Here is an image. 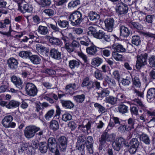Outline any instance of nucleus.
Listing matches in <instances>:
<instances>
[{
  "mask_svg": "<svg viewBox=\"0 0 155 155\" xmlns=\"http://www.w3.org/2000/svg\"><path fill=\"white\" fill-rule=\"evenodd\" d=\"M69 18L73 26L77 25L80 24L83 19L82 14L78 11L73 12L70 15Z\"/></svg>",
  "mask_w": 155,
  "mask_h": 155,
  "instance_id": "obj_1",
  "label": "nucleus"
},
{
  "mask_svg": "<svg viewBox=\"0 0 155 155\" xmlns=\"http://www.w3.org/2000/svg\"><path fill=\"white\" fill-rule=\"evenodd\" d=\"M123 145L128 147L129 144L125 139L122 137H118L112 143V147L115 150L119 151L122 148Z\"/></svg>",
  "mask_w": 155,
  "mask_h": 155,
  "instance_id": "obj_2",
  "label": "nucleus"
},
{
  "mask_svg": "<svg viewBox=\"0 0 155 155\" xmlns=\"http://www.w3.org/2000/svg\"><path fill=\"white\" fill-rule=\"evenodd\" d=\"M40 130L39 127L34 125L27 126L24 130V135L27 138L31 139L34 137L35 133Z\"/></svg>",
  "mask_w": 155,
  "mask_h": 155,
  "instance_id": "obj_3",
  "label": "nucleus"
},
{
  "mask_svg": "<svg viewBox=\"0 0 155 155\" xmlns=\"http://www.w3.org/2000/svg\"><path fill=\"white\" fill-rule=\"evenodd\" d=\"M93 140L92 137L91 136H88L87 138L86 141L84 144H81L80 147L78 148V150H84L85 145L86 149L87 150L88 152L90 153H93Z\"/></svg>",
  "mask_w": 155,
  "mask_h": 155,
  "instance_id": "obj_4",
  "label": "nucleus"
},
{
  "mask_svg": "<svg viewBox=\"0 0 155 155\" xmlns=\"http://www.w3.org/2000/svg\"><path fill=\"white\" fill-rule=\"evenodd\" d=\"M147 54L146 53L138 55L136 61V67L138 69H140L142 67L147 64Z\"/></svg>",
  "mask_w": 155,
  "mask_h": 155,
  "instance_id": "obj_5",
  "label": "nucleus"
},
{
  "mask_svg": "<svg viewBox=\"0 0 155 155\" xmlns=\"http://www.w3.org/2000/svg\"><path fill=\"white\" fill-rule=\"evenodd\" d=\"M25 90L27 95L32 97L36 95L38 91L36 86L33 84L30 83L26 84Z\"/></svg>",
  "mask_w": 155,
  "mask_h": 155,
  "instance_id": "obj_6",
  "label": "nucleus"
},
{
  "mask_svg": "<svg viewBox=\"0 0 155 155\" xmlns=\"http://www.w3.org/2000/svg\"><path fill=\"white\" fill-rule=\"evenodd\" d=\"M13 120V117L11 115L6 116L2 120V123L3 126L6 128H14L16 124L12 121Z\"/></svg>",
  "mask_w": 155,
  "mask_h": 155,
  "instance_id": "obj_7",
  "label": "nucleus"
},
{
  "mask_svg": "<svg viewBox=\"0 0 155 155\" xmlns=\"http://www.w3.org/2000/svg\"><path fill=\"white\" fill-rule=\"evenodd\" d=\"M94 37L99 39L103 38L104 40L107 42H109L111 41L110 35L106 34L102 30H100L96 32L95 34L94 35Z\"/></svg>",
  "mask_w": 155,
  "mask_h": 155,
  "instance_id": "obj_8",
  "label": "nucleus"
},
{
  "mask_svg": "<svg viewBox=\"0 0 155 155\" xmlns=\"http://www.w3.org/2000/svg\"><path fill=\"white\" fill-rule=\"evenodd\" d=\"M128 9L127 5L122 3L117 5L116 8V12L120 15L126 14L128 12Z\"/></svg>",
  "mask_w": 155,
  "mask_h": 155,
  "instance_id": "obj_9",
  "label": "nucleus"
},
{
  "mask_svg": "<svg viewBox=\"0 0 155 155\" xmlns=\"http://www.w3.org/2000/svg\"><path fill=\"white\" fill-rule=\"evenodd\" d=\"M18 9L23 13L26 12H31L33 10V7L32 5L29 4H25L21 5L20 3H18Z\"/></svg>",
  "mask_w": 155,
  "mask_h": 155,
  "instance_id": "obj_10",
  "label": "nucleus"
},
{
  "mask_svg": "<svg viewBox=\"0 0 155 155\" xmlns=\"http://www.w3.org/2000/svg\"><path fill=\"white\" fill-rule=\"evenodd\" d=\"M78 87L75 83H71L67 85L65 89V93L66 94L72 95L74 93V91L76 90Z\"/></svg>",
  "mask_w": 155,
  "mask_h": 155,
  "instance_id": "obj_11",
  "label": "nucleus"
},
{
  "mask_svg": "<svg viewBox=\"0 0 155 155\" xmlns=\"http://www.w3.org/2000/svg\"><path fill=\"white\" fill-rule=\"evenodd\" d=\"M107 30L109 32H111L114 28L115 24L114 20L112 18H108L104 21Z\"/></svg>",
  "mask_w": 155,
  "mask_h": 155,
  "instance_id": "obj_12",
  "label": "nucleus"
},
{
  "mask_svg": "<svg viewBox=\"0 0 155 155\" xmlns=\"http://www.w3.org/2000/svg\"><path fill=\"white\" fill-rule=\"evenodd\" d=\"M11 80L12 81L19 90H21L23 88V82L20 78H18L15 76H13L11 77Z\"/></svg>",
  "mask_w": 155,
  "mask_h": 155,
  "instance_id": "obj_13",
  "label": "nucleus"
},
{
  "mask_svg": "<svg viewBox=\"0 0 155 155\" xmlns=\"http://www.w3.org/2000/svg\"><path fill=\"white\" fill-rule=\"evenodd\" d=\"M50 55L52 58L57 60L61 59V53L58 50L54 48H52L50 51Z\"/></svg>",
  "mask_w": 155,
  "mask_h": 155,
  "instance_id": "obj_14",
  "label": "nucleus"
},
{
  "mask_svg": "<svg viewBox=\"0 0 155 155\" xmlns=\"http://www.w3.org/2000/svg\"><path fill=\"white\" fill-rule=\"evenodd\" d=\"M120 36L124 38H127L130 35V30L124 25H120L119 26Z\"/></svg>",
  "mask_w": 155,
  "mask_h": 155,
  "instance_id": "obj_15",
  "label": "nucleus"
},
{
  "mask_svg": "<svg viewBox=\"0 0 155 155\" xmlns=\"http://www.w3.org/2000/svg\"><path fill=\"white\" fill-rule=\"evenodd\" d=\"M7 63L9 67L11 69L15 70L18 68V62L14 58H9L7 60Z\"/></svg>",
  "mask_w": 155,
  "mask_h": 155,
  "instance_id": "obj_16",
  "label": "nucleus"
},
{
  "mask_svg": "<svg viewBox=\"0 0 155 155\" xmlns=\"http://www.w3.org/2000/svg\"><path fill=\"white\" fill-rule=\"evenodd\" d=\"M48 146L51 152H54L56 150V147L57 146L55 139L51 137L48 140Z\"/></svg>",
  "mask_w": 155,
  "mask_h": 155,
  "instance_id": "obj_17",
  "label": "nucleus"
},
{
  "mask_svg": "<svg viewBox=\"0 0 155 155\" xmlns=\"http://www.w3.org/2000/svg\"><path fill=\"white\" fill-rule=\"evenodd\" d=\"M58 142L60 144V149L63 151L66 148L67 144V139L66 137L62 136L60 137L58 139Z\"/></svg>",
  "mask_w": 155,
  "mask_h": 155,
  "instance_id": "obj_18",
  "label": "nucleus"
},
{
  "mask_svg": "<svg viewBox=\"0 0 155 155\" xmlns=\"http://www.w3.org/2000/svg\"><path fill=\"white\" fill-rule=\"evenodd\" d=\"M97 98L103 99L104 98L107 97L110 94V92L108 88H104L100 92H97Z\"/></svg>",
  "mask_w": 155,
  "mask_h": 155,
  "instance_id": "obj_19",
  "label": "nucleus"
},
{
  "mask_svg": "<svg viewBox=\"0 0 155 155\" xmlns=\"http://www.w3.org/2000/svg\"><path fill=\"white\" fill-rule=\"evenodd\" d=\"M82 86H87V88L88 89L94 88V82L90 81L89 78L87 77L85 78L83 80L82 84Z\"/></svg>",
  "mask_w": 155,
  "mask_h": 155,
  "instance_id": "obj_20",
  "label": "nucleus"
},
{
  "mask_svg": "<svg viewBox=\"0 0 155 155\" xmlns=\"http://www.w3.org/2000/svg\"><path fill=\"white\" fill-rule=\"evenodd\" d=\"M29 59L33 64L37 65L40 63L41 59L37 55H32L29 57Z\"/></svg>",
  "mask_w": 155,
  "mask_h": 155,
  "instance_id": "obj_21",
  "label": "nucleus"
},
{
  "mask_svg": "<svg viewBox=\"0 0 155 155\" xmlns=\"http://www.w3.org/2000/svg\"><path fill=\"white\" fill-rule=\"evenodd\" d=\"M87 53L90 55H95L97 51V47L95 45H92L87 48Z\"/></svg>",
  "mask_w": 155,
  "mask_h": 155,
  "instance_id": "obj_22",
  "label": "nucleus"
},
{
  "mask_svg": "<svg viewBox=\"0 0 155 155\" xmlns=\"http://www.w3.org/2000/svg\"><path fill=\"white\" fill-rule=\"evenodd\" d=\"M61 103L63 107L66 108L71 109L74 106V104L70 101L61 100Z\"/></svg>",
  "mask_w": 155,
  "mask_h": 155,
  "instance_id": "obj_23",
  "label": "nucleus"
},
{
  "mask_svg": "<svg viewBox=\"0 0 155 155\" xmlns=\"http://www.w3.org/2000/svg\"><path fill=\"white\" fill-rule=\"evenodd\" d=\"M100 27L97 25H94L92 26H90L88 28V31L87 32L88 35H93L94 36V35L95 34L96 31Z\"/></svg>",
  "mask_w": 155,
  "mask_h": 155,
  "instance_id": "obj_24",
  "label": "nucleus"
},
{
  "mask_svg": "<svg viewBox=\"0 0 155 155\" xmlns=\"http://www.w3.org/2000/svg\"><path fill=\"white\" fill-rule=\"evenodd\" d=\"M105 102L111 105H114L117 103V98L112 96H109L105 98Z\"/></svg>",
  "mask_w": 155,
  "mask_h": 155,
  "instance_id": "obj_25",
  "label": "nucleus"
},
{
  "mask_svg": "<svg viewBox=\"0 0 155 155\" xmlns=\"http://www.w3.org/2000/svg\"><path fill=\"white\" fill-rule=\"evenodd\" d=\"M19 102L14 100H12L9 101L8 105L6 106L8 109H10L18 107L19 105Z\"/></svg>",
  "mask_w": 155,
  "mask_h": 155,
  "instance_id": "obj_26",
  "label": "nucleus"
},
{
  "mask_svg": "<svg viewBox=\"0 0 155 155\" xmlns=\"http://www.w3.org/2000/svg\"><path fill=\"white\" fill-rule=\"evenodd\" d=\"M88 17L91 21H95L99 19L100 15L93 11H91L88 14Z\"/></svg>",
  "mask_w": 155,
  "mask_h": 155,
  "instance_id": "obj_27",
  "label": "nucleus"
},
{
  "mask_svg": "<svg viewBox=\"0 0 155 155\" xmlns=\"http://www.w3.org/2000/svg\"><path fill=\"white\" fill-rule=\"evenodd\" d=\"M112 48L117 52H124L125 51V48L120 44L117 43L113 45Z\"/></svg>",
  "mask_w": 155,
  "mask_h": 155,
  "instance_id": "obj_28",
  "label": "nucleus"
},
{
  "mask_svg": "<svg viewBox=\"0 0 155 155\" xmlns=\"http://www.w3.org/2000/svg\"><path fill=\"white\" fill-rule=\"evenodd\" d=\"M154 97H155V89L154 88H150L147 92V100L148 101V100H150Z\"/></svg>",
  "mask_w": 155,
  "mask_h": 155,
  "instance_id": "obj_29",
  "label": "nucleus"
},
{
  "mask_svg": "<svg viewBox=\"0 0 155 155\" xmlns=\"http://www.w3.org/2000/svg\"><path fill=\"white\" fill-rule=\"evenodd\" d=\"M99 141L100 144L102 145L105 144L106 141L109 142L108 134L106 132L104 133L101 135Z\"/></svg>",
  "mask_w": 155,
  "mask_h": 155,
  "instance_id": "obj_30",
  "label": "nucleus"
},
{
  "mask_svg": "<svg viewBox=\"0 0 155 155\" xmlns=\"http://www.w3.org/2000/svg\"><path fill=\"white\" fill-rule=\"evenodd\" d=\"M50 129L54 131L57 130L59 128L58 122L55 120H52L50 122Z\"/></svg>",
  "mask_w": 155,
  "mask_h": 155,
  "instance_id": "obj_31",
  "label": "nucleus"
},
{
  "mask_svg": "<svg viewBox=\"0 0 155 155\" xmlns=\"http://www.w3.org/2000/svg\"><path fill=\"white\" fill-rule=\"evenodd\" d=\"M118 110L120 113L124 114L127 112L128 107L125 105L122 104L119 105L118 107Z\"/></svg>",
  "mask_w": 155,
  "mask_h": 155,
  "instance_id": "obj_32",
  "label": "nucleus"
},
{
  "mask_svg": "<svg viewBox=\"0 0 155 155\" xmlns=\"http://www.w3.org/2000/svg\"><path fill=\"white\" fill-rule=\"evenodd\" d=\"M37 31L38 33L41 35H45L48 32V29L47 27L42 25L38 27Z\"/></svg>",
  "mask_w": 155,
  "mask_h": 155,
  "instance_id": "obj_33",
  "label": "nucleus"
},
{
  "mask_svg": "<svg viewBox=\"0 0 155 155\" xmlns=\"http://www.w3.org/2000/svg\"><path fill=\"white\" fill-rule=\"evenodd\" d=\"M8 25H11V21L6 18L4 20L0 21V28H3L7 27Z\"/></svg>",
  "mask_w": 155,
  "mask_h": 155,
  "instance_id": "obj_34",
  "label": "nucleus"
},
{
  "mask_svg": "<svg viewBox=\"0 0 155 155\" xmlns=\"http://www.w3.org/2000/svg\"><path fill=\"white\" fill-rule=\"evenodd\" d=\"M103 62L102 59L96 57L93 58L92 60L91 64L96 67L99 66Z\"/></svg>",
  "mask_w": 155,
  "mask_h": 155,
  "instance_id": "obj_35",
  "label": "nucleus"
},
{
  "mask_svg": "<svg viewBox=\"0 0 155 155\" xmlns=\"http://www.w3.org/2000/svg\"><path fill=\"white\" fill-rule=\"evenodd\" d=\"M141 140L147 144H149L150 143L149 137L146 134H143L140 136Z\"/></svg>",
  "mask_w": 155,
  "mask_h": 155,
  "instance_id": "obj_36",
  "label": "nucleus"
},
{
  "mask_svg": "<svg viewBox=\"0 0 155 155\" xmlns=\"http://www.w3.org/2000/svg\"><path fill=\"white\" fill-rule=\"evenodd\" d=\"M35 1L38 4L43 7L49 6L51 3V1L50 0H35Z\"/></svg>",
  "mask_w": 155,
  "mask_h": 155,
  "instance_id": "obj_37",
  "label": "nucleus"
},
{
  "mask_svg": "<svg viewBox=\"0 0 155 155\" xmlns=\"http://www.w3.org/2000/svg\"><path fill=\"white\" fill-rule=\"evenodd\" d=\"M69 65L70 68L73 69L78 67L80 65V63L78 60H73L69 61Z\"/></svg>",
  "mask_w": 155,
  "mask_h": 155,
  "instance_id": "obj_38",
  "label": "nucleus"
},
{
  "mask_svg": "<svg viewBox=\"0 0 155 155\" xmlns=\"http://www.w3.org/2000/svg\"><path fill=\"white\" fill-rule=\"evenodd\" d=\"M141 42L140 36L138 35H134L132 38V43L136 45H138Z\"/></svg>",
  "mask_w": 155,
  "mask_h": 155,
  "instance_id": "obj_39",
  "label": "nucleus"
},
{
  "mask_svg": "<svg viewBox=\"0 0 155 155\" xmlns=\"http://www.w3.org/2000/svg\"><path fill=\"white\" fill-rule=\"evenodd\" d=\"M39 149L42 153H45L47 152L48 150L47 144L46 142H42L39 144Z\"/></svg>",
  "mask_w": 155,
  "mask_h": 155,
  "instance_id": "obj_40",
  "label": "nucleus"
},
{
  "mask_svg": "<svg viewBox=\"0 0 155 155\" xmlns=\"http://www.w3.org/2000/svg\"><path fill=\"white\" fill-rule=\"evenodd\" d=\"M85 98L84 94L77 95L73 97L74 99L77 102L79 103H81L84 101Z\"/></svg>",
  "mask_w": 155,
  "mask_h": 155,
  "instance_id": "obj_41",
  "label": "nucleus"
},
{
  "mask_svg": "<svg viewBox=\"0 0 155 155\" xmlns=\"http://www.w3.org/2000/svg\"><path fill=\"white\" fill-rule=\"evenodd\" d=\"M86 137L83 134H81L78 136L77 143L76 147L77 148L78 147H80L81 145L79 144V143L84 142L86 140Z\"/></svg>",
  "mask_w": 155,
  "mask_h": 155,
  "instance_id": "obj_42",
  "label": "nucleus"
},
{
  "mask_svg": "<svg viewBox=\"0 0 155 155\" xmlns=\"http://www.w3.org/2000/svg\"><path fill=\"white\" fill-rule=\"evenodd\" d=\"M58 23L59 26L61 28H67L68 27V22L66 20H58Z\"/></svg>",
  "mask_w": 155,
  "mask_h": 155,
  "instance_id": "obj_43",
  "label": "nucleus"
},
{
  "mask_svg": "<svg viewBox=\"0 0 155 155\" xmlns=\"http://www.w3.org/2000/svg\"><path fill=\"white\" fill-rule=\"evenodd\" d=\"M49 41L51 43L54 45H59L61 44V41L57 38L51 37L49 38Z\"/></svg>",
  "mask_w": 155,
  "mask_h": 155,
  "instance_id": "obj_44",
  "label": "nucleus"
},
{
  "mask_svg": "<svg viewBox=\"0 0 155 155\" xmlns=\"http://www.w3.org/2000/svg\"><path fill=\"white\" fill-rule=\"evenodd\" d=\"M130 25L132 28L138 30H141L142 28L141 25L138 22L131 21L130 22Z\"/></svg>",
  "mask_w": 155,
  "mask_h": 155,
  "instance_id": "obj_45",
  "label": "nucleus"
},
{
  "mask_svg": "<svg viewBox=\"0 0 155 155\" xmlns=\"http://www.w3.org/2000/svg\"><path fill=\"white\" fill-rule=\"evenodd\" d=\"M94 107L97 108L99 112L103 113L106 112V109L100 104L96 103L94 104Z\"/></svg>",
  "mask_w": 155,
  "mask_h": 155,
  "instance_id": "obj_46",
  "label": "nucleus"
},
{
  "mask_svg": "<svg viewBox=\"0 0 155 155\" xmlns=\"http://www.w3.org/2000/svg\"><path fill=\"white\" fill-rule=\"evenodd\" d=\"M140 143L137 138H132L130 141L129 146L138 147Z\"/></svg>",
  "mask_w": 155,
  "mask_h": 155,
  "instance_id": "obj_47",
  "label": "nucleus"
},
{
  "mask_svg": "<svg viewBox=\"0 0 155 155\" xmlns=\"http://www.w3.org/2000/svg\"><path fill=\"white\" fill-rule=\"evenodd\" d=\"M112 56L117 61H120L123 59L122 55L119 54L117 52H113Z\"/></svg>",
  "mask_w": 155,
  "mask_h": 155,
  "instance_id": "obj_48",
  "label": "nucleus"
},
{
  "mask_svg": "<svg viewBox=\"0 0 155 155\" xmlns=\"http://www.w3.org/2000/svg\"><path fill=\"white\" fill-rule=\"evenodd\" d=\"M80 4V1L79 0H75L70 2L68 4V8H74Z\"/></svg>",
  "mask_w": 155,
  "mask_h": 155,
  "instance_id": "obj_49",
  "label": "nucleus"
},
{
  "mask_svg": "<svg viewBox=\"0 0 155 155\" xmlns=\"http://www.w3.org/2000/svg\"><path fill=\"white\" fill-rule=\"evenodd\" d=\"M135 120L131 118H129L127 120V124L128 126L127 127H129V130L133 129L134 128V125L135 124Z\"/></svg>",
  "mask_w": 155,
  "mask_h": 155,
  "instance_id": "obj_50",
  "label": "nucleus"
},
{
  "mask_svg": "<svg viewBox=\"0 0 155 155\" xmlns=\"http://www.w3.org/2000/svg\"><path fill=\"white\" fill-rule=\"evenodd\" d=\"M95 77L97 79L102 80H103V75L101 71L99 70H96L94 72Z\"/></svg>",
  "mask_w": 155,
  "mask_h": 155,
  "instance_id": "obj_51",
  "label": "nucleus"
},
{
  "mask_svg": "<svg viewBox=\"0 0 155 155\" xmlns=\"http://www.w3.org/2000/svg\"><path fill=\"white\" fill-rule=\"evenodd\" d=\"M54 113V110L52 109L48 111L46 114L45 117L47 120H49L53 116Z\"/></svg>",
  "mask_w": 155,
  "mask_h": 155,
  "instance_id": "obj_52",
  "label": "nucleus"
},
{
  "mask_svg": "<svg viewBox=\"0 0 155 155\" xmlns=\"http://www.w3.org/2000/svg\"><path fill=\"white\" fill-rule=\"evenodd\" d=\"M132 79L134 84L136 87H140L141 86V82L139 78L135 77L134 78H132Z\"/></svg>",
  "mask_w": 155,
  "mask_h": 155,
  "instance_id": "obj_53",
  "label": "nucleus"
},
{
  "mask_svg": "<svg viewBox=\"0 0 155 155\" xmlns=\"http://www.w3.org/2000/svg\"><path fill=\"white\" fill-rule=\"evenodd\" d=\"M30 52L27 51H23L20 52L19 54V56L21 57L24 58H29Z\"/></svg>",
  "mask_w": 155,
  "mask_h": 155,
  "instance_id": "obj_54",
  "label": "nucleus"
},
{
  "mask_svg": "<svg viewBox=\"0 0 155 155\" xmlns=\"http://www.w3.org/2000/svg\"><path fill=\"white\" fill-rule=\"evenodd\" d=\"M64 48L69 53H71L74 51L71 43H66L64 45Z\"/></svg>",
  "mask_w": 155,
  "mask_h": 155,
  "instance_id": "obj_55",
  "label": "nucleus"
},
{
  "mask_svg": "<svg viewBox=\"0 0 155 155\" xmlns=\"http://www.w3.org/2000/svg\"><path fill=\"white\" fill-rule=\"evenodd\" d=\"M72 118V116L69 113L65 114L62 115V119L65 122L71 120Z\"/></svg>",
  "mask_w": 155,
  "mask_h": 155,
  "instance_id": "obj_56",
  "label": "nucleus"
},
{
  "mask_svg": "<svg viewBox=\"0 0 155 155\" xmlns=\"http://www.w3.org/2000/svg\"><path fill=\"white\" fill-rule=\"evenodd\" d=\"M43 12L46 15L50 17L54 15V12L53 10L49 8L44 10Z\"/></svg>",
  "mask_w": 155,
  "mask_h": 155,
  "instance_id": "obj_57",
  "label": "nucleus"
},
{
  "mask_svg": "<svg viewBox=\"0 0 155 155\" xmlns=\"http://www.w3.org/2000/svg\"><path fill=\"white\" fill-rule=\"evenodd\" d=\"M149 63L150 67L155 68V56H152L149 58Z\"/></svg>",
  "mask_w": 155,
  "mask_h": 155,
  "instance_id": "obj_58",
  "label": "nucleus"
},
{
  "mask_svg": "<svg viewBox=\"0 0 155 155\" xmlns=\"http://www.w3.org/2000/svg\"><path fill=\"white\" fill-rule=\"evenodd\" d=\"M28 146V144L27 143H24L22 144L21 147L19 148L18 150L19 153H22L23 151L27 150Z\"/></svg>",
  "mask_w": 155,
  "mask_h": 155,
  "instance_id": "obj_59",
  "label": "nucleus"
},
{
  "mask_svg": "<svg viewBox=\"0 0 155 155\" xmlns=\"http://www.w3.org/2000/svg\"><path fill=\"white\" fill-rule=\"evenodd\" d=\"M118 128V130L119 131L122 132H125L126 131H128L129 130V127H127V125H121V124L119 126Z\"/></svg>",
  "mask_w": 155,
  "mask_h": 155,
  "instance_id": "obj_60",
  "label": "nucleus"
},
{
  "mask_svg": "<svg viewBox=\"0 0 155 155\" xmlns=\"http://www.w3.org/2000/svg\"><path fill=\"white\" fill-rule=\"evenodd\" d=\"M71 44L74 51L76 48H79L80 46L79 42L76 40H73L71 43Z\"/></svg>",
  "mask_w": 155,
  "mask_h": 155,
  "instance_id": "obj_61",
  "label": "nucleus"
},
{
  "mask_svg": "<svg viewBox=\"0 0 155 155\" xmlns=\"http://www.w3.org/2000/svg\"><path fill=\"white\" fill-rule=\"evenodd\" d=\"M113 75L115 78L119 82L120 78V75L119 71L117 70L114 71L113 72Z\"/></svg>",
  "mask_w": 155,
  "mask_h": 155,
  "instance_id": "obj_62",
  "label": "nucleus"
},
{
  "mask_svg": "<svg viewBox=\"0 0 155 155\" xmlns=\"http://www.w3.org/2000/svg\"><path fill=\"white\" fill-rule=\"evenodd\" d=\"M133 101L135 103L134 104L139 106L141 107H144V105L140 100L138 99L135 98L133 100Z\"/></svg>",
  "mask_w": 155,
  "mask_h": 155,
  "instance_id": "obj_63",
  "label": "nucleus"
},
{
  "mask_svg": "<svg viewBox=\"0 0 155 155\" xmlns=\"http://www.w3.org/2000/svg\"><path fill=\"white\" fill-rule=\"evenodd\" d=\"M37 50L40 53L43 52L45 50V48L42 46L40 44H37L36 45Z\"/></svg>",
  "mask_w": 155,
  "mask_h": 155,
  "instance_id": "obj_64",
  "label": "nucleus"
}]
</instances>
